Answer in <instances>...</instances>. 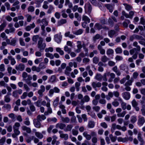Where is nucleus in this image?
Wrapping results in <instances>:
<instances>
[{"label": "nucleus", "instance_id": "53", "mask_svg": "<svg viewBox=\"0 0 145 145\" xmlns=\"http://www.w3.org/2000/svg\"><path fill=\"white\" fill-rule=\"evenodd\" d=\"M91 141L93 143L92 145H96L95 144L97 142V137H93L91 139Z\"/></svg>", "mask_w": 145, "mask_h": 145}, {"label": "nucleus", "instance_id": "44", "mask_svg": "<svg viewBox=\"0 0 145 145\" xmlns=\"http://www.w3.org/2000/svg\"><path fill=\"white\" fill-rule=\"evenodd\" d=\"M54 8L53 6L52 5H50L49 6V8L47 11V13L48 14H50L51 13L52 11L54 10Z\"/></svg>", "mask_w": 145, "mask_h": 145}, {"label": "nucleus", "instance_id": "6", "mask_svg": "<svg viewBox=\"0 0 145 145\" xmlns=\"http://www.w3.org/2000/svg\"><path fill=\"white\" fill-rule=\"evenodd\" d=\"M25 68L24 65L22 63H20L18 65H16L15 68L17 70H19L21 71H23Z\"/></svg>", "mask_w": 145, "mask_h": 145}, {"label": "nucleus", "instance_id": "34", "mask_svg": "<svg viewBox=\"0 0 145 145\" xmlns=\"http://www.w3.org/2000/svg\"><path fill=\"white\" fill-rule=\"evenodd\" d=\"M109 59V58L105 55L102 56L101 58V61L103 63L106 62Z\"/></svg>", "mask_w": 145, "mask_h": 145}, {"label": "nucleus", "instance_id": "16", "mask_svg": "<svg viewBox=\"0 0 145 145\" xmlns=\"http://www.w3.org/2000/svg\"><path fill=\"white\" fill-rule=\"evenodd\" d=\"M90 98L87 95L85 96L84 98L82 99L81 101V103L83 104L85 102H88L90 100Z\"/></svg>", "mask_w": 145, "mask_h": 145}, {"label": "nucleus", "instance_id": "50", "mask_svg": "<svg viewBox=\"0 0 145 145\" xmlns=\"http://www.w3.org/2000/svg\"><path fill=\"white\" fill-rule=\"evenodd\" d=\"M7 43L6 42H3L1 43V46L0 47V49L1 50H2L5 48V47L7 45Z\"/></svg>", "mask_w": 145, "mask_h": 145}, {"label": "nucleus", "instance_id": "26", "mask_svg": "<svg viewBox=\"0 0 145 145\" xmlns=\"http://www.w3.org/2000/svg\"><path fill=\"white\" fill-rule=\"evenodd\" d=\"M105 6L109 10L110 12H112L113 10V6L110 4H108L105 5Z\"/></svg>", "mask_w": 145, "mask_h": 145}, {"label": "nucleus", "instance_id": "2", "mask_svg": "<svg viewBox=\"0 0 145 145\" xmlns=\"http://www.w3.org/2000/svg\"><path fill=\"white\" fill-rule=\"evenodd\" d=\"M62 36L61 33L55 34L54 36V40L57 43H60L61 41Z\"/></svg>", "mask_w": 145, "mask_h": 145}, {"label": "nucleus", "instance_id": "18", "mask_svg": "<svg viewBox=\"0 0 145 145\" xmlns=\"http://www.w3.org/2000/svg\"><path fill=\"white\" fill-rule=\"evenodd\" d=\"M82 135L86 139L88 140H89L91 138V135L88 134L87 131H85L82 133Z\"/></svg>", "mask_w": 145, "mask_h": 145}, {"label": "nucleus", "instance_id": "36", "mask_svg": "<svg viewBox=\"0 0 145 145\" xmlns=\"http://www.w3.org/2000/svg\"><path fill=\"white\" fill-rule=\"evenodd\" d=\"M42 38L41 37H39V35H34L33 36L32 40L34 42H36L37 40H40V38Z\"/></svg>", "mask_w": 145, "mask_h": 145}, {"label": "nucleus", "instance_id": "51", "mask_svg": "<svg viewBox=\"0 0 145 145\" xmlns=\"http://www.w3.org/2000/svg\"><path fill=\"white\" fill-rule=\"evenodd\" d=\"M48 2L47 1H45L44 2L42 6V8L45 9H47L48 7Z\"/></svg>", "mask_w": 145, "mask_h": 145}, {"label": "nucleus", "instance_id": "17", "mask_svg": "<svg viewBox=\"0 0 145 145\" xmlns=\"http://www.w3.org/2000/svg\"><path fill=\"white\" fill-rule=\"evenodd\" d=\"M113 71L115 72L116 75L118 76L120 75L121 74L120 71L118 70V68L117 66H115L112 69Z\"/></svg>", "mask_w": 145, "mask_h": 145}, {"label": "nucleus", "instance_id": "60", "mask_svg": "<svg viewBox=\"0 0 145 145\" xmlns=\"http://www.w3.org/2000/svg\"><path fill=\"white\" fill-rule=\"evenodd\" d=\"M25 16L27 18V21L28 22H30L32 19V16L31 15L27 14Z\"/></svg>", "mask_w": 145, "mask_h": 145}, {"label": "nucleus", "instance_id": "56", "mask_svg": "<svg viewBox=\"0 0 145 145\" xmlns=\"http://www.w3.org/2000/svg\"><path fill=\"white\" fill-rule=\"evenodd\" d=\"M137 42L135 41L133 42V46L136 47V48H137V49L138 51L140 52V48L139 46L137 45Z\"/></svg>", "mask_w": 145, "mask_h": 145}, {"label": "nucleus", "instance_id": "61", "mask_svg": "<svg viewBox=\"0 0 145 145\" xmlns=\"http://www.w3.org/2000/svg\"><path fill=\"white\" fill-rule=\"evenodd\" d=\"M20 126V125L18 122H16L14 123L13 126V129H19V127Z\"/></svg>", "mask_w": 145, "mask_h": 145}, {"label": "nucleus", "instance_id": "52", "mask_svg": "<svg viewBox=\"0 0 145 145\" xmlns=\"http://www.w3.org/2000/svg\"><path fill=\"white\" fill-rule=\"evenodd\" d=\"M6 26V24L5 23H3L0 25V32L3 31Z\"/></svg>", "mask_w": 145, "mask_h": 145}, {"label": "nucleus", "instance_id": "13", "mask_svg": "<svg viewBox=\"0 0 145 145\" xmlns=\"http://www.w3.org/2000/svg\"><path fill=\"white\" fill-rule=\"evenodd\" d=\"M85 9L87 10L88 12L90 13L92 10V7L91 4L89 3H87L85 5Z\"/></svg>", "mask_w": 145, "mask_h": 145}, {"label": "nucleus", "instance_id": "24", "mask_svg": "<svg viewBox=\"0 0 145 145\" xmlns=\"http://www.w3.org/2000/svg\"><path fill=\"white\" fill-rule=\"evenodd\" d=\"M95 78L96 80L101 81L103 78V76L100 74L97 73L95 77Z\"/></svg>", "mask_w": 145, "mask_h": 145}, {"label": "nucleus", "instance_id": "12", "mask_svg": "<svg viewBox=\"0 0 145 145\" xmlns=\"http://www.w3.org/2000/svg\"><path fill=\"white\" fill-rule=\"evenodd\" d=\"M22 104L23 106H26L27 105H30L31 104V102L30 99H28L26 100H24L22 101Z\"/></svg>", "mask_w": 145, "mask_h": 145}, {"label": "nucleus", "instance_id": "35", "mask_svg": "<svg viewBox=\"0 0 145 145\" xmlns=\"http://www.w3.org/2000/svg\"><path fill=\"white\" fill-rule=\"evenodd\" d=\"M67 5H68L69 7V8H71L72 7V4L69 0H65V5L67 6Z\"/></svg>", "mask_w": 145, "mask_h": 145}, {"label": "nucleus", "instance_id": "19", "mask_svg": "<svg viewBox=\"0 0 145 145\" xmlns=\"http://www.w3.org/2000/svg\"><path fill=\"white\" fill-rule=\"evenodd\" d=\"M35 25L34 23L30 24L29 25L27 26L25 28V30L27 31H30L31 29L34 28Z\"/></svg>", "mask_w": 145, "mask_h": 145}, {"label": "nucleus", "instance_id": "29", "mask_svg": "<svg viewBox=\"0 0 145 145\" xmlns=\"http://www.w3.org/2000/svg\"><path fill=\"white\" fill-rule=\"evenodd\" d=\"M35 135L37 138L40 139L42 138L43 137L42 133L39 132H35Z\"/></svg>", "mask_w": 145, "mask_h": 145}, {"label": "nucleus", "instance_id": "41", "mask_svg": "<svg viewBox=\"0 0 145 145\" xmlns=\"http://www.w3.org/2000/svg\"><path fill=\"white\" fill-rule=\"evenodd\" d=\"M41 22L42 25H45V26H47L48 24V22L46 18L42 19L41 20Z\"/></svg>", "mask_w": 145, "mask_h": 145}, {"label": "nucleus", "instance_id": "21", "mask_svg": "<svg viewBox=\"0 0 145 145\" xmlns=\"http://www.w3.org/2000/svg\"><path fill=\"white\" fill-rule=\"evenodd\" d=\"M8 59L11 61V64L12 65H14L16 63V61L14 58L12 56H8L7 57Z\"/></svg>", "mask_w": 145, "mask_h": 145}, {"label": "nucleus", "instance_id": "48", "mask_svg": "<svg viewBox=\"0 0 145 145\" xmlns=\"http://www.w3.org/2000/svg\"><path fill=\"white\" fill-rule=\"evenodd\" d=\"M27 10L29 12H32L34 11L35 7L32 6H29L27 8Z\"/></svg>", "mask_w": 145, "mask_h": 145}, {"label": "nucleus", "instance_id": "25", "mask_svg": "<svg viewBox=\"0 0 145 145\" xmlns=\"http://www.w3.org/2000/svg\"><path fill=\"white\" fill-rule=\"evenodd\" d=\"M115 33L116 32L115 31L112 30H111L109 31L108 32V36L111 38H112L113 37Z\"/></svg>", "mask_w": 145, "mask_h": 145}, {"label": "nucleus", "instance_id": "55", "mask_svg": "<svg viewBox=\"0 0 145 145\" xmlns=\"http://www.w3.org/2000/svg\"><path fill=\"white\" fill-rule=\"evenodd\" d=\"M47 121L49 122L52 121L54 123H56L57 120V119L56 118H50L47 119Z\"/></svg>", "mask_w": 145, "mask_h": 145}, {"label": "nucleus", "instance_id": "64", "mask_svg": "<svg viewBox=\"0 0 145 145\" xmlns=\"http://www.w3.org/2000/svg\"><path fill=\"white\" fill-rule=\"evenodd\" d=\"M141 111L142 114L143 116H145V105H142Z\"/></svg>", "mask_w": 145, "mask_h": 145}, {"label": "nucleus", "instance_id": "54", "mask_svg": "<svg viewBox=\"0 0 145 145\" xmlns=\"http://www.w3.org/2000/svg\"><path fill=\"white\" fill-rule=\"evenodd\" d=\"M6 138L5 137L1 138L0 139V145H3L6 141Z\"/></svg>", "mask_w": 145, "mask_h": 145}, {"label": "nucleus", "instance_id": "8", "mask_svg": "<svg viewBox=\"0 0 145 145\" xmlns=\"http://www.w3.org/2000/svg\"><path fill=\"white\" fill-rule=\"evenodd\" d=\"M118 101L121 102V107L122 109L125 110L126 108V103L124 102L122 99L120 98H119Z\"/></svg>", "mask_w": 145, "mask_h": 145}, {"label": "nucleus", "instance_id": "23", "mask_svg": "<svg viewBox=\"0 0 145 145\" xmlns=\"http://www.w3.org/2000/svg\"><path fill=\"white\" fill-rule=\"evenodd\" d=\"M64 36L66 37H68L71 39H73L75 37L74 35L70 34V32L69 31L66 32L64 34Z\"/></svg>", "mask_w": 145, "mask_h": 145}, {"label": "nucleus", "instance_id": "32", "mask_svg": "<svg viewBox=\"0 0 145 145\" xmlns=\"http://www.w3.org/2000/svg\"><path fill=\"white\" fill-rule=\"evenodd\" d=\"M82 20L84 21V22L89 23L90 22V19L87 16L83 15L82 17Z\"/></svg>", "mask_w": 145, "mask_h": 145}, {"label": "nucleus", "instance_id": "37", "mask_svg": "<svg viewBox=\"0 0 145 145\" xmlns=\"http://www.w3.org/2000/svg\"><path fill=\"white\" fill-rule=\"evenodd\" d=\"M95 126V123L94 121H89L88 123V127L89 128H93Z\"/></svg>", "mask_w": 145, "mask_h": 145}, {"label": "nucleus", "instance_id": "27", "mask_svg": "<svg viewBox=\"0 0 145 145\" xmlns=\"http://www.w3.org/2000/svg\"><path fill=\"white\" fill-rule=\"evenodd\" d=\"M72 127L73 126L72 125H68L67 127L64 129V130L66 132L67 131H71L72 130Z\"/></svg>", "mask_w": 145, "mask_h": 145}, {"label": "nucleus", "instance_id": "59", "mask_svg": "<svg viewBox=\"0 0 145 145\" xmlns=\"http://www.w3.org/2000/svg\"><path fill=\"white\" fill-rule=\"evenodd\" d=\"M137 119L136 117L134 116H133L131 117V122L132 123H134L137 121Z\"/></svg>", "mask_w": 145, "mask_h": 145}, {"label": "nucleus", "instance_id": "11", "mask_svg": "<svg viewBox=\"0 0 145 145\" xmlns=\"http://www.w3.org/2000/svg\"><path fill=\"white\" fill-rule=\"evenodd\" d=\"M123 98L126 100H129L130 97V94L129 93L125 92L122 94Z\"/></svg>", "mask_w": 145, "mask_h": 145}, {"label": "nucleus", "instance_id": "15", "mask_svg": "<svg viewBox=\"0 0 145 145\" xmlns=\"http://www.w3.org/2000/svg\"><path fill=\"white\" fill-rule=\"evenodd\" d=\"M57 77L55 75H52L50 78L49 81L50 83H53L57 81Z\"/></svg>", "mask_w": 145, "mask_h": 145}, {"label": "nucleus", "instance_id": "43", "mask_svg": "<svg viewBox=\"0 0 145 145\" xmlns=\"http://www.w3.org/2000/svg\"><path fill=\"white\" fill-rule=\"evenodd\" d=\"M23 122L25 125L27 126H29L30 124V122L28 117H27L25 118Z\"/></svg>", "mask_w": 145, "mask_h": 145}, {"label": "nucleus", "instance_id": "45", "mask_svg": "<svg viewBox=\"0 0 145 145\" xmlns=\"http://www.w3.org/2000/svg\"><path fill=\"white\" fill-rule=\"evenodd\" d=\"M64 50L65 52H67L68 54H69L71 51V48H69L67 46H64Z\"/></svg>", "mask_w": 145, "mask_h": 145}, {"label": "nucleus", "instance_id": "5", "mask_svg": "<svg viewBox=\"0 0 145 145\" xmlns=\"http://www.w3.org/2000/svg\"><path fill=\"white\" fill-rule=\"evenodd\" d=\"M45 87L43 85H41L40 86V89L38 91V93L40 97H42L43 96V93L45 91Z\"/></svg>", "mask_w": 145, "mask_h": 145}, {"label": "nucleus", "instance_id": "63", "mask_svg": "<svg viewBox=\"0 0 145 145\" xmlns=\"http://www.w3.org/2000/svg\"><path fill=\"white\" fill-rule=\"evenodd\" d=\"M115 51L117 54H121L122 52V50L120 47H118L116 48Z\"/></svg>", "mask_w": 145, "mask_h": 145}, {"label": "nucleus", "instance_id": "33", "mask_svg": "<svg viewBox=\"0 0 145 145\" xmlns=\"http://www.w3.org/2000/svg\"><path fill=\"white\" fill-rule=\"evenodd\" d=\"M112 105L115 107H117L119 105V103L117 99H115L114 101L112 102Z\"/></svg>", "mask_w": 145, "mask_h": 145}, {"label": "nucleus", "instance_id": "10", "mask_svg": "<svg viewBox=\"0 0 145 145\" xmlns=\"http://www.w3.org/2000/svg\"><path fill=\"white\" fill-rule=\"evenodd\" d=\"M91 85L93 88H100L101 86V84L100 82H93Z\"/></svg>", "mask_w": 145, "mask_h": 145}, {"label": "nucleus", "instance_id": "47", "mask_svg": "<svg viewBox=\"0 0 145 145\" xmlns=\"http://www.w3.org/2000/svg\"><path fill=\"white\" fill-rule=\"evenodd\" d=\"M123 5L125 6V9L128 11L131 10L132 8V6L127 4L124 3Z\"/></svg>", "mask_w": 145, "mask_h": 145}, {"label": "nucleus", "instance_id": "40", "mask_svg": "<svg viewBox=\"0 0 145 145\" xmlns=\"http://www.w3.org/2000/svg\"><path fill=\"white\" fill-rule=\"evenodd\" d=\"M60 137L61 138H63L65 140H67L68 138V135L66 134H61Z\"/></svg>", "mask_w": 145, "mask_h": 145}, {"label": "nucleus", "instance_id": "49", "mask_svg": "<svg viewBox=\"0 0 145 145\" xmlns=\"http://www.w3.org/2000/svg\"><path fill=\"white\" fill-rule=\"evenodd\" d=\"M59 99V98L58 97H57L54 101L53 103V105L55 107H56L57 105Z\"/></svg>", "mask_w": 145, "mask_h": 145}, {"label": "nucleus", "instance_id": "9", "mask_svg": "<svg viewBox=\"0 0 145 145\" xmlns=\"http://www.w3.org/2000/svg\"><path fill=\"white\" fill-rule=\"evenodd\" d=\"M50 104H48L46 105V106L47 107V110L45 112L44 114L45 115H47L48 113L51 114L52 113V109L50 107Z\"/></svg>", "mask_w": 145, "mask_h": 145}, {"label": "nucleus", "instance_id": "7", "mask_svg": "<svg viewBox=\"0 0 145 145\" xmlns=\"http://www.w3.org/2000/svg\"><path fill=\"white\" fill-rule=\"evenodd\" d=\"M11 95L10 93L8 92L7 94L4 96V100L5 102L8 103L10 102L11 99L10 96Z\"/></svg>", "mask_w": 145, "mask_h": 145}, {"label": "nucleus", "instance_id": "39", "mask_svg": "<svg viewBox=\"0 0 145 145\" xmlns=\"http://www.w3.org/2000/svg\"><path fill=\"white\" fill-rule=\"evenodd\" d=\"M56 51L58 52L60 55H64V51L60 48L59 47L56 48Z\"/></svg>", "mask_w": 145, "mask_h": 145}, {"label": "nucleus", "instance_id": "31", "mask_svg": "<svg viewBox=\"0 0 145 145\" xmlns=\"http://www.w3.org/2000/svg\"><path fill=\"white\" fill-rule=\"evenodd\" d=\"M133 81V78H131L130 80H128L125 82L124 84L125 86H131L132 84V83Z\"/></svg>", "mask_w": 145, "mask_h": 145}, {"label": "nucleus", "instance_id": "3", "mask_svg": "<svg viewBox=\"0 0 145 145\" xmlns=\"http://www.w3.org/2000/svg\"><path fill=\"white\" fill-rule=\"evenodd\" d=\"M33 124L36 128H40L43 126L41 125L40 121L37 119H34L33 120Z\"/></svg>", "mask_w": 145, "mask_h": 145}, {"label": "nucleus", "instance_id": "4", "mask_svg": "<svg viewBox=\"0 0 145 145\" xmlns=\"http://www.w3.org/2000/svg\"><path fill=\"white\" fill-rule=\"evenodd\" d=\"M145 122V118L140 115L138 116V124L140 126L142 125Z\"/></svg>", "mask_w": 145, "mask_h": 145}, {"label": "nucleus", "instance_id": "1", "mask_svg": "<svg viewBox=\"0 0 145 145\" xmlns=\"http://www.w3.org/2000/svg\"><path fill=\"white\" fill-rule=\"evenodd\" d=\"M40 40H39L38 42L37 47L39 49L40 52L42 51L46 46V44L44 43H43V39L42 38H40Z\"/></svg>", "mask_w": 145, "mask_h": 145}, {"label": "nucleus", "instance_id": "46", "mask_svg": "<svg viewBox=\"0 0 145 145\" xmlns=\"http://www.w3.org/2000/svg\"><path fill=\"white\" fill-rule=\"evenodd\" d=\"M83 31L82 29H79L76 31L74 32L73 33L76 35H80L82 33Z\"/></svg>", "mask_w": 145, "mask_h": 145}, {"label": "nucleus", "instance_id": "57", "mask_svg": "<svg viewBox=\"0 0 145 145\" xmlns=\"http://www.w3.org/2000/svg\"><path fill=\"white\" fill-rule=\"evenodd\" d=\"M131 104L132 106L134 107L138 106V103L135 99L133 100L131 102Z\"/></svg>", "mask_w": 145, "mask_h": 145}, {"label": "nucleus", "instance_id": "42", "mask_svg": "<svg viewBox=\"0 0 145 145\" xmlns=\"http://www.w3.org/2000/svg\"><path fill=\"white\" fill-rule=\"evenodd\" d=\"M83 49H84V51L85 52L86 56H88V50L85 46V44H83Z\"/></svg>", "mask_w": 145, "mask_h": 145}, {"label": "nucleus", "instance_id": "30", "mask_svg": "<svg viewBox=\"0 0 145 145\" xmlns=\"http://www.w3.org/2000/svg\"><path fill=\"white\" fill-rule=\"evenodd\" d=\"M61 121L65 123H69L70 121V119L68 117L64 118L62 117H61Z\"/></svg>", "mask_w": 145, "mask_h": 145}, {"label": "nucleus", "instance_id": "20", "mask_svg": "<svg viewBox=\"0 0 145 145\" xmlns=\"http://www.w3.org/2000/svg\"><path fill=\"white\" fill-rule=\"evenodd\" d=\"M71 68L69 67H67L64 71L65 74L67 76H69L70 72L71 71Z\"/></svg>", "mask_w": 145, "mask_h": 145}, {"label": "nucleus", "instance_id": "62", "mask_svg": "<svg viewBox=\"0 0 145 145\" xmlns=\"http://www.w3.org/2000/svg\"><path fill=\"white\" fill-rule=\"evenodd\" d=\"M116 128V125L115 123H113L111 126V131L112 133H113L114 130Z\"/></svg>", "mask_w": 145, "mask_h": 145}, {"label": "nucleus", "instance_id": "28", "mask_svg": "<svg viewBox=\"0 0 145 145\" xmlns=\"http://www.w3.org/2000/svg\"><path fill=\"white\" fill-rule=\"evenodd\" d=\"M67 22V20L66 19H63L57 22V25L60 26L63 24H65Z\"/></svg>", "mask_w": 145, "mask_h": 145}, {"label": "nucleus", "instance_id": "58", "mask_svg": "<svg viewBox=\"0 0 145 145\" xmlns=\"http://www.w3.org/2000/svg\"><path fill=\"white\" fill-rule=\"evenodd\" d=\"M109 137L112 142H114L116 140V137L113 136L112 134H110L109 136Z\"/></svg>", "mask_w": 145, "mask_h": 145}, {"label": "nucleus", "instance_id": "38", "mask_svg": "<svg viewBox=\"0 0 145 145\" xmlns=\"http://www.w3.org/2000/svg\"><path fill=\"white\" fill-rule=\"evenodd\" d=\"M94 27L95 29H97L99 30H100L103 28L102 25L99 23H96Z\"/></svg>", "mask_w": 145, "mask_h": 145}, {"label": "nucleus", "instance_id": "22", "mask_svg": "<svg viewBox=\"0 0 145 145\" xmlns=\"http://www.w3.org/2000/svg\"><path fill=\"white\" fill-rule=\"evenodd\" d=\"M46 118V117L44 115H39L37 117V119L40 121L44 120Z\"/></svg>", "mask_w": 145, "mask_h": 145}, {"label": "nucleus", "instance_id": "14", "mask_svg": "<svg viewBox=\"0 0 145 145\" xmlns=\"http://www.w3.org/2000/svg\"><path fill=\"white\" fill-rule=\"evenodd\" d=\"M66 127V125L62 123H58L56 125V128H59L61 129H63Z\"/></svg>", "mask_w": 145, "mask_h": 145}]
</instances>
